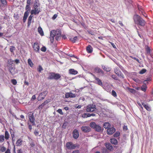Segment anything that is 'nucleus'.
<instances>
[{
    "label": "nucleus",
    "instance_id": "nucleus-40",
    "mask_svg": "<svg viewBox=\"0 0 153 153\" xmlns=\"http://www.w3.org/2000/svg\"><path fill=\"white\" fill-rule=\"evenodd\" d=\"M146 71V69H143L139 72V74H143L145 73Z\"/></svg>",
    "mask_w": 153,
    "mask_h": 153
},
{
    "label": "nucleus",
    "instance_id": "nucleus-44",
    "mask_svg": "<svg viewBox=\"0 0 153 153\" xmlns=\"http://www.w3.org/2000/svg\"><path fill=\"white\" fill-rule=\"evenodd\" d=\"M11 82L14 85H16V84L17 82L16 79H12L11 80Z\"/></svg>",
    "mask_w": 153,
    "mask_h": 153
},
{
    "label": "nucleus",
    "instance_id": "nucleus-45",
    "mask_svg": "<svg viewBox=\"0 0 153 153\" xmlns=\"http://www.w3.org/2000/svg\"><path fill=\"white\" fill-rule=\"evenodd\" d=\"M1 3L3 5H5L7 4V1L6 0H0Z\"/></svg>",
    "mask_w": 153,
    "mask_h": 153
},
{
    "label": "nucleus",
    "instance_id": "nucleus-61",
    "mask_svg": "<svg viewBox=\"0 0 153 153\" xmlns=\"http://www.w3.org/2000/svg\"><path fill=\"white\" fill-rule=\"evenodd\" d=\"M65 97L66 98H68L70 97V93H66L65 94Z\"/></svg>",
    "mask_w": 153,
    "mask_h": 153
},
{
    "label": "nucleus",
    "instance_id": "nucleus-20",
    "mask_svg": "<svg viewBox=\"0 0 153 153\" xmlns=\"http://www.w3.org/2000/svg\"><path fill=\"white\" fill-rule=\"evenodd\" d=\"M103 126L104 128L106 129H108L111 127V125L108 122L104 123Z\"/></svg>",
    "mask_w": 153,
    "mask_h": 153
},
{
    "label": "nucleus",
    "instance_id": "nucleus-30",
    "mask_svg": "<svg viewBox=\"0 0 153 153\" xmlns=\"http://www.w3.org/2000/svg\"><path fill=\"white\" fill-rule=\"evenodd\" d=\"M82 117L83 118H87L90 117V114L85 113L83 114L82 115Z\"/></svg>",
    "mask_w": 153,
    "mask_h": 153
},
{
    "label": "nucleus",
    "instance_id": "nucleus-62",
    "mask_svg": "<svg viewBox=\"0 0 153 153\" xmlns=\"http://www.w3.org/2000/svg\"><path fill=\"white\" fill-rule=\"evenodd\" d=\"M120 76L121 78L123 79L124 78V76L123 74L121 72L120 74V75L118 76Z\"/></svg>",
    "mask_w": 153,
    "mask_h": 153
},
{
    "label": "nucleus",
    "instance_id": "nucleus-57",
    "mask_svg": "<svg viewBox=\"0 0 153 153\" xmlns=\"http://www.w3.org/2000/svg\"><path fill=\"white\" fill-rule=\"evenodd\" d=\"M57 16L58 15L57 14H55L52 17V19L53 20H54L57 17Z\"/></svg>",
    "mask_w": 153,
    "mask_h": 153
},
{
    "label": "nucleus",
    "instance_id": "nucleus-52",
    "mask_svg": "<svg viewBox=\"0 0 153 153\" xmlns=\"http://www.w3.org/2000/svg\"><path fill=\"white\" fill-rule=\"evenodd\" d=\"M41 50L43 52H45L46 50V48L45 46H43L41 48Z\"/></svg>",
    "mask_w": 153,
    "mask_h": 153
},
{
    "label": "nucleus",
    "instance_id": "nucleus-29",
    "mask_svg": "<svg viewBox=\"0 0 153 153\" xmlns=\"http://www.w3.org/2000/svg\"><path fill=\"white\" fill-rule=\"evenodd\" d=\"M9 134L8 132L6 131L5 132V138L6 140H7L8 139L9 137Z\"/></svg>",
    "mask_w": 153,
    "mask_h": 153
},
{
    "label": "nucleus",
    "instance_id": "nucleus-11",
    "mask_svg": "<svg viewBox=\"0 0 153 153\" xmlns=\"http://www.w3.org/2000/svg\"><path fill=\"white\" fill-rule=\"evenodd\" d=\"M105 145L106 149L110 151H111L113 150V147L109 143H105Z\"/></svg>",
    "mask_w": 153,
    "mask_h": 153
},
{
    "label": "nucleus",
    "instance_id": "nucleus-28",
    "mask_svg": "<svg viewBox=\"0 0 153 153\" xmlns=\"http://www.w3.org/2000/svg\"><path fill=\"white\" fill-rule=\"evenodd\" d=\"M29 5L28 4H27V5L25 7V10H26V12H30V11L31 9V7H30V5Z\"/></svg>",
    "mask_w": 153,
    "mask_h": 153
},
{
    "label": "nucleus",
    "instance_id": "nucleus-33",
    "mask_svg": "<svg viewBox=\"0 0 153 153\" xmlns=\"http://www.w3.org/2000/svg\"><path fill=\"white\" fill-rule=\"evenodd\" d=\"M146 53L148 55L150 54V49L149 47L147 46L146 48Z\"/></svg>",
    "mask_w": 153,
    "mask_h": 153
},
{
    "label": "nucleus",
    "instance_id": "nucleus-25",
    "mask_svg": "<svg viewBox=\"0 0 153 153\" xmlns=\"http://www.w3.org/2000/svg\"><path fill=\"white\" fill-rule=\"evenodd\" d=\"M22 140L21 139H18L16 142V144L17 146H20L22 144Z\"/></svg>",
    "mask_w": 153,
    "mask_h": 153
},
{
    "label": "nucleus",
    "instance_id": "nucleus-7",
    "mask_svg": "<svg viewBox=\"0 0 153 153\" xmlns=\"http://www.w3.org/2000/svg\"><path fill=\"white\" fill-rule=\"evenodd\" d=\"M66 146L67 149L69 150L74 149L76 147V145L73 144L71 142L67 143L66 144Z\"/></svg>",
    "mask_w": 153,
    "mask_h": 153
},
{
    "label": "nucleus",
    "instance_id": "nucleus-21",
    "mask_svg": "<svg viewBox=\"0 0 153 153\" xmlns=\"http://www.w3.org/2000/svg\"><path fill=\"white\" fill-rule=\"evenodd\" d=\"M48 93V91H43V92H42L39 94V95L40 96L44 98V99L46 97V95Z\"/></svg>",
    "mask_w": 153,
    "mask_h": 153
},
{
    "label": "nucleus",
    "instance_id": "nucleus-34",
    "mask_svg": "<svg viewBox=\"0 0 153 153\" xmlns=\"http://www.w3.org/2000/svg\"><path fill=\"white\" fill-rule=\"evenodd\" d=\"M28 62L29 65L31 67H32L33 65V64L31 61L30 59H29L28 60Z\"/></svg>",
    "mask_w": 153,
    "mask_h": 153
},
{
    "label": "nucleus",
    "instance_id": "nucleus-49",
    "mask_svg": "<svg viewBox=\"0 0 153 153\" xmlns=\"http://www.w3.org/2000/svg\"><path fill=\"white\" fill-rule=\"evenodd\" d=\"M32 20L28 19L27 22V27H29L30 26V25L31 22Z\"/></svg>",
    "mask_w": 153,
    "mask_h": 153
},
{
    "label": "nucleus",
    "instance_id": "nucleus-17",
    "mask_svg": "<svg viewBox=\"0 0 153 153\" xmlns=\"http://www.w3.org/2000/svg\"><path fill=\"white\" fill-rule=\"evenodd\" d=\"M70 74L73 75H76L78 73V71L74 69H71L69 70Z\"/></svg>",
    "mask_w": 153,
    "mask_h": 153
},
{
    "label": "nucleus",
    "instance_id": "nucleus-50",
    "mask_svg": "<svg viewBox=\"0 0 153 153\" xmlns=\"http://www.w3.org/2000/svg\"><path fill=\"white\" fill-rule=\"evenodd\" d=\"M57 111L59 113V114H60L61 115H63V113L62 111V110L61 109H59Z\"/></svg>",
    "mask_w": 153,
    "mask_h": 153
},
{
    "label": "nucleus",
    "instance_id": "nucleus-1",
    "mask_svg": "<svg viewBox=\"0 0 153 153\" xmlns=\"http://www.w3.org/2000/svg\"><path fill=\"white\" fill-rule=\"evenodd\" d=\"M61 31L60 30L57 29L56 30H52L50 32V37L51 42L52 43H53L55 36H56L55 39L57 41L59 40L61 36Z\"/></svg>",
    "mask_w": 153,
    "mask_h": 153
},
{
    "label": "nucleus",
    "instance_id": "nucleus-10",
    "mask_svg": "<svg viewBox=\"0 0 153 153\" xmlns=\"http://www.w3.org/2000/svg\"><path fill=\"white\" fill-rule=\"evenodd\" d=\"M115 129L113 127H110L108 128L107 131V134L108 135H111L114 133L115 131Z\"/></svg>",
    "mask_w": 153,
    "mask_h": 153
},
{
    "label": "nucleus",
    "instance_id": "nucleus-12",
    "mask_svg": "<svg viewBox=\"0 0 153 153\" xmlns=\"http://www.w3.org/2000/svg\"><path fill=\"white\" fill-rule=\"evenodd\" d=\"M81 130L83 132L86 133L90 131L91 128L89 126H82L81 127Z\"/></svg>",
    "mask_w": 153,
    "mask_h": 153
},
{
    "label": "nucleus",
    "instance_id": "nucleus-54",
    "mask_svg": "<svg viewBox=\"0 0 153 153\" xmlns=\"http://www.w3.org/2000/svg\"><path fill=\"white\" fill-rule=\"evenodd\" d=\"M112 77L115 80H118V78L114 74H113L112 75Z\"/></svg>",
    "mask_w": 153,
    "mask_h": 153
},
{
    "label": "nucleus",
    "instance_id": "nucleus-56",
    "mask_svg": "<svg viewBox=\"0 0 153 153\" xmlns=\"http://www.w3.org/2000/svg\"><path fill=\"white\" fill-rule=\"evenodd\" d=\"M10 133L12 138H14L15 135L14 132L13 131H10Z\"/></svg>",
    "mask_w": 153,
    "mask_h": 153
},
{
    "label": "nucleus",
    "instance_id": "nucleus-42",
    "mask_svg": "<svg viewBox=\"0 0 153 153\" xmlns=\"http://www.w3.org/2000/svg\"><path fill=\"white\" fill-rule=\"evenodd\" d=\"M144 108L148 111H149L151 110L150 107L147 105H145Z\"/></svg>",
    "mask_w": 153,
    "mask_h": 153
},
{
    "label": "nucleus",
    "instance_id": "nucleus-37",
    "mask_svg": "<svg viewBox=\"0 0 153 153\" xmlns=\"http://www.w3.org/2000/svg\"><path fill=\"white\" fill-rule=\"evenodd\" d=\"M4 140V135H0V142H3Z\"/></svg>",
    "mask_w": 153,
    "mask_h": 153
},
{
    "label": "nucleus",
    "instance_id": "nucleus-55",
    "mask_svg": "<svg viewBox=\"0 0 153 153\" xmlns=\"http://www.w3.org/2000/svg\"><path fill=\"white\" fill-rule=\"evenodd\" d=\"M30 13H31V14L30 15V16H29L28 19H31V20H32V18L33 17V15L34 14V13H32V14L31 13V11L30 12Z\"/></svg>",
    "mask_w": 153,
    "mask_h": 153
},
{
    "label": "nucleus",
    "instance_id": "nucleus-24",
    "mask_svg": "<svg viewBox=\"0 0 153 153\" xmlns=\"http://www.w3.org/2000/svg\"><path fill=\"white\" fill-rule=\"evenodd\" d=\"M38 32L41 36H43L44 35L43 31L42 28L41 27H39L38 28Z\"/></svg>",
    "mask_w": 153,
    "mask_h": 153
},
{
    "label": "nucleus",
    "instance_id": "nucleus-4",
    "mask_svg": "<svg viewBox=\"0 0 153 153\" xmlns=\"http://www.w3.org/2000/svg\"><path fill=\"white\" fill-rule=\"evenodd\" d=\"M86 111L87 112H94L96 114L99 112L98 109L96 107V105L94 104H89L86 107Z\"/></svg>",
    "mask_w": 153,
    "mask_h": 153
},
{
    "label": "nucleus",
    "instance_id": "nucleus-19",
    "mask_svg": "<svg viewBox=\"0 0 153 153\" xmlns=\"http://www.w3.org/2000/svg\"><path fill=\"white\" fill-rule=\"evenodd\" d=\"M9 67V71L10 72V73L12 74V75H14V70H15V68H14L12 66H10L9 67Z\"/></svg>",
    "mask_w": 153,
    "mask_h": 153
},
{
    "label": "nucleus",
    "instance_id": "nucleus-39",
    "mask_svg": "<svg viewBox=\"0 0 153 153\" xmlns=\"http://www.w3.org/2000/svg\"><path fill=\"white\" fill-rule=\"evenodd\" d=\"M120 135V133L119 131L116 132L114 134V136L115 137H117Z\"/></svg>",
    "mask_w": 153,
    "mask_h": 153
},
{
    "label": "nucleus",
    "instance_id": "nucleus-13",
    "mask_svg": "<svg viewBox=\"0 0 153 153\" xmlns=\"http://www.w3.org/2000/svg\"><path fill=\"white\" fill-rule=\"evenodd\" d=\"M73 137L76 139L78 138L79 134L78 131L76 129L74 130L73 133Z\"/></svg>",
    "mask_w": 153,
    "mask_h": 153
},
{
    "label": "nucleus",
    "instance_id": "nucleus-27",
    "mask_svg": "<svg viewBox=\"0 0 153 153\" xmlns=\"http://www.w3.org/2000/svg\"><path fill=\"white\" fill-rule=\"evenodd\" d=\"M147 88V87L146 85V84H144L141 87V89L143 91L145 92L146 91Z\"/></svg>",
    "mask_w": 153,
    "mask_h": 153
},
{
    "label": "nucleus",
    "instance_id": "nucleus-15",
    "mask_svg": "<svg viewBox=\"0 0 153 153\" xmlns=\"http://www.w3.org/2000/svg\"><path fill=\"white\" fill-rule=\"evenodd\" d=\"M94 78L96 80L95 82L96 83L101 86H103L102 83L100 79L95 76H94Z\"/></svg>",
    "mask_w": 153,
    "mask_h": 153
},
{
    "label": "nucleus",
    "instance_id": "nucleus-26",
    "mask_svg": "<svg viewBox=\"0 0 153 153\" xmlns=\"http://www.w3.org/2000/svg\"><path fill=\"white\" fill-rule=\"evenodd\" d=\"M102 67L104 70L107 72H109L111 70V68L106 67L104 65H102Z\"/></svg>",
    "mask_w": 153,
    "mask_h": 153
},
{
    "label": "nucleus",
    "instance_id": "nucleus-16",
    "mask_svg": "<svg viewBox=\"0 0 153 153\" xmlns=\"http://www.w3.org/2000/svg\"><path fill=\"white\" fill-rule=\"evenodd\" d=\"M94 71L95 72L97 73L100 74L102 75L104 74V72L103 71L99 68H95L94 69Z\"/></svg>",
    "mask_w": 153,
    "mask_h": 153
},
{
    "label": "nucleus",
    "instance_id": "nucleus-48",
    "mask_svg": "<svg viewBox=\"0 0 153 153\" xmlns=\"http://www.w3.org/2000/svg\"><path fill=\"white\" fill-rule=\"evenodd\" d=\"M29 13V12H28L25 11L24 13L23 17H25L27 18Z\"/></svg>",
    "mask_w": 153,
    "mask_h": 153
},
{
    "label": "nucleus",
    "instance_id": "nucleus-32",
    "mask_svg": "<svg viewBox=\"0 0 153 153\" xmlns=\"http://www.w3.org/2000/svg\"><path fill=\"white\" fill-rule=\"evenodd\" d=\"M114 71L115 73H116L118 76L120 75V73L121 72V71L120 70L117 69V68L115 69Z\"/></svg>",
    "mask_w": 153,
    "mask_h": 153
},
{
    "label": "nucleus",
    "instance_id": "nucleus-3",
    "mask_svg": "<svg viewBox=\"0 0 153 153\" xmlns=\"http://www.w3.org/2000/svg\"><path fill=\"white\" fill-rule=\"evenodd\" d=\"M134 20L135 22L140 26H144L145 24V21L138 15H135L134 16Z\"/></svg>",
    "mask_w": 153,
    "mask_h": 153
},
{
    "label": "nucleus",
    "instance_id": "nucleus-18",
    "mask_svg": "<svg viewBox=\"0 0 153 153\" xmlns=\"http://www.w3.org/2000/svg\"><path fill=\"white\" fill-rule=\"evenodd\" d=\"M86 50L88 53H91L93 51V48L91 45H89L87 47Z\"/></svg>",
    "mask_w": 153,
    "mask_h": 153
},
{
    "label": "nucleus",
    "instance_id": "nucleus-35",
    "mask_svg": "<svg viewBox=\"0 0 153 153\" xmlns=\"http://www.w3.org/2000/svg\"><path fill=\"white\" fill-rule=\"evenodd\" d=\"M34 134L36 136H37L39 135L40 136L41 135V134H40V135H39V132L38 131V129L36 128L35 129V130L34 131Z\"/></svg>",
    "mask_w": 153,
    "mask_h": 153
},
{
    "label": "nucleus",
    "instance_id": "nucleus-8",
    "mask_svg": "<svg viewBox=\"0 0 153 153\" xmlns=\"http://www.w3.org/2000/svg\"><path fill=\"white\" fill-rule=\"evenodd\" d=\"M28 118L29 120L31 123L32 125L33 126H35L36 125L35 123V119L33 116V113L31 114H29Z\"/></svg>",
    "mask_w": 153,
    "mask_h": 153
},
{
    "label": "nucleus",
    "instance_id": "nucleus-36",
    "mask_svg": "<svg viewBox=\"0 0 153 153\" xmlns=\"http://www.w3.org/2000/svg\"><path fill=\"white\" fill-rule=\"evenodd\" d=\"M77 39V36H75L73 38H71V41L74 43L75 42Z\"/></svg>",
    "mask_w": 153,
    "mask_h": 153
},
{
    "label": "nucleus",
    "instance_id": "nucleus-22",
    "mask_svg": "<svg viewBox=\"0 0 153 153\" xmlns=\"http://www.w3.org/2000/svg\"><path fill=\"white\" fill-rule=\"evenodd\" d=\"M110 142L114 145H116L118 143L117 140L115 138H111L110 139Z\"/></svg>",
    "mask_w": 153,
    "mask_h": 153
},
{
    "label": "nucleus",
    "instance_id": "nucleus-58",
    "mask_svg": "<svg viewBox=\"0 0 153 153\" xmlns=\"http://www.w3.org/2000/svg\"><path fill=\"white\" fill-rule=\"evenodd\" d=\"M30 145L31 146V147H32L35 146V144L33 141H32L30 143Z\"/></svg>",
    "mask_w": 153,
    "mask_h": 153
},
{
    "label": "nucleus",
    "instance_id": "nucleus-53",
    "mask_svg": "<svg viewBox=\"0 0 153 153\" xmlns=\"http://www.w3.org/2000/svg\"><path fill=\"white\" fill-rule=\"evenodd\" d=\"M151 80V79H150V78H148L146 79L145 80L143 81V83L145 84H146V83H145V82H147L148 81H150Z\"/></svg>",
    "mask_w": 153,
    "mask_h": 153
},
{
    "label": "nucleus",
    "instance_id": "nucleus-59",
    "mask_svg": "<svg viewBox=\"0 0 153 153\" xmlns=\"http://www.w3.org/2000/svg\"><path fill=\"white\" fill-rule=\"evenodd\" d=\"M6 148L4 147H2L1 148L0 150L1 152H3L5 151Z\"/></svg>",
    "mask_w": 153,
    "mask_h": 153
},
{
    "label": "nucleus",
    "instance_id": "nucleus-14",
    "mask_svg": "<svg viewBox=\"0 0 153 153\" xmlns=\"http://www.w3.org/2000/svg\"><path fill=\"white\" fill-rule=\"evenodd\" d=\"M50 102V101L49 99H48L46 100L43 103L39 106V107H38V109H39L41 110L45 105Z\"/></svg>",
    "mask_w": 153,
    "mask_h": 153
},
{
    "label": "nucleus",
    "instance_id": "nucleus-2",
    "mask_svg": "<svg viewBox=\"0 0 153 153\" xmlns=\"http://www.w3.org/2000/svg\"><path fill=\"white\" fill-rule=\"evenodd\" d=\"M40 5L39 0H35L33 6L34 9L31 10V13H34V15H38L41 11Z\"/></svg>",
    "mask_w": 153,
    "mask_h": 153
},
{
    "label": "nucleus",
    "instance_id": "nucleus-9",
    "mask_svg": "<svg viewBox=\"0 0 153 153\" xmlns=\"http://www.w3.org/2000/svg\"><path fill=\"white\" fill-rule=\"evenodd\" d=\"M33 47L36 52L38 53L39 52L40 47L37 42H36L34 43Z\"/></svg>",
    "mask_w": 153,
    "mask_h": 153
},
{
    "label": "nucleus",
    "instance_id": "nucleus-51",
    "mask_svg": "<svg viewBox=\"0 0 153 153\" xmlns=\"http://www.w3.org/2000/svg\"><path fill=\"white\" fill-rule=\"evenodd\" d=\"M129 91L130 92L132 93H135L136 91L134 89L132 88H129Z\"/></svg>",
    "mask_w": 153,
    "mask_h": 153
},
{
    "label": "nucleus",
    "instance_id": "nucleus-31",
    "mask_svg": "<svg viewBox=\"0 0 153 153\" xmlns=\"http://www.w3.org/2000/svg\"><path fill=\"white\" fill-rule=\"evenodd\" d=\"M102 153H109L108 150L105 148H103L102 149Z\"/></svg>",
    "mask_w": 153,
    "mask_h": 153
},
{
    "label": "nucleus",
    "instance_id": "nucleus-6",
    "mask_svg": "<svg viewBox=\"0 0 153 153\" xmlns=\"http://www.w3.org/2000/svg\"><path fill=\"white\" fill-rule=\"evenodd\" d=\"M90 126L98 132H100L101 130V128L99 125L97 124L94 122H91L90 123Z\"/></svg>",
    "mask_w": 153,
    "mask_h": 153
},
{
    "label": "nucleus",
    "instance_id": "nucleus-43",
    "mask_svg": "<svg viewBox=\"0 0 153 153\" xmlns=\"http://www.w3.org/2000/svg\"><path fill=\"white\" fill-rule=\"evenodd\" d=\"M15 47L13 46H12L11 48H10V51L11 52L13 53V52L15 50Z\"/></svg>",
    "mask_w": 153,
    "mask_h": 153
},
{
    "label": "nucleus",
    "instance_id": "nucleus-5",
    "mask_svg": "<svg viewBox=\"0 0 153 153\" xmlns=\"http://www.w3.org/2000/svg\"><path fill=\"white\" fill-rule=\"evenodd\" d=\"M61 77L60 75L58 73H55L54 72H50L48 74V78L50 79H54L58 80Z\"/></svg>",
    "mask_w": 153,
    "mask_h": 153
},
{
    "label": "nucleus",
    "instance_id": "nucleus-41",
    "mask_svg": "<svg viewBox=\"0 0 153 153\" xmlns=\"http://www.w3.org/2000/svg\"><path fill=\"white\" fill-rule=\"evenodd\" d=\"M112 95L114 97H116L117 96V94L116 92L114 90H112L111 92Z\"/></svg>",
    "mask_w": 153,
    "mask_h": 153
},
{
    "label": "nucleus",
    "instance_id": "nucleus-63",
    "mask_svg": "<svg viewBox=\"0 0 153 153\" xmlns=\"http://www.w3.org/2000/svg\"><path fill=\"white\" fill-rule=\"evenodd\" d=\"M28 128H29L30 131H31L32 129V126L29 123H28Z\"/></svg>",
    "mask_w": 153,
    "mask_h": 153
},
{
    "label": "nucleus",
    "instance_id": "nucleus-60",
    "mask_svg": "<svg viewBox=\"0 0 153 153\" xmlns=\"http://www.w3.org/2000/svg\"><path fill=\"white\" fill-rule=\"evenodd\" d=\"M44 99V98L42 97H41L39 95V97L38 98V101H41L42 100H43Z\"/></svg>",
    "mask_w": 153,
    "mask_h": 153
},
{
    "label": "nucleus",
    "instance_id": "nucleus-38",
    "mask_svg": "<svg viewBox=\"0 0 153 153\" xmlns=\"http://www.w3.org/2000/svg\"><path fill=\"white\" fill-rule=\"evenodd\" d=\"M37 70L39 72H41V71L43 70V69L41 65H39Z\"/></svg>",
    "mask_w": 153,
    "mask_h": 153
},
{
    "label": "nucleus",
    "instance_id": "nucleus-47",
    "mask_svg": "<svg viewBox=\"0 0 153 153\" xmlns=\"http://www.w3.org/2000/svg\"><path fill=\"white\" fill-rule=\"evenodd\" d=\"M70 98H74L76 97V95L75 94L71 93H70Z\"/></svg>",
    "mask_w": 153,
    "mask_h": 153
},
{
    "label": "nucleus",
    "instance_id": "nucleus-64",
    "mask_svg": "<svg viewBox=\"0 0 153 153\" xmlns=\"http://www.w3.org/2000/svg\"><path fill=\"white\" fill-rule=\"evenodd\" d=\"M72 153H79V151L78 150H76L73 151Z\"/></svg>",
    "mask_w": 153,
    "mask_h": 153
},
{
    "label": "nucleus",
    "instance_id": "nucleus-23",
    "mask_svg": "<svg viewBox=\"0 0 153 153\" xmlns=\"http://www.w3.org/2000/svg\"><path fill=\"white\" fill-rule=\"evenodd\" d=\"M14 60L12 59H9L7 61V66L9 67L10 66H13V62Z\"/></svg>",
    "mask_w": 153,
    "mask_h": 153
},
{
    "label": "nucleus",
    "instance_id": "nucleus-46",
    "mask_svg": "<svg viewBox=\"0 0 153 153\" xmlns=\"http://www.w3.org/2000/svg\"><path fill=\"white\" fill-rule=\"evenodd\" d=\"M33 2L32 0H27V4L31 5Z\"/></svg>",
    "mask_w": 153,
    "mask_h": 153
}]
</instances>
